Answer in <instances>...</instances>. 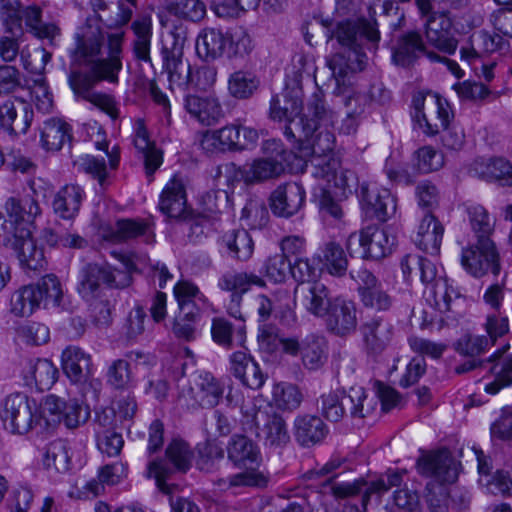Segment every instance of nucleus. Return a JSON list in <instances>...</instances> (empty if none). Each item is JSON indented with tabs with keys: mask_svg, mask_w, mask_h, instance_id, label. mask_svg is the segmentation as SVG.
<instances>
[{
	"mask_svg": "<svg viewBox=\"0 0 512 512\" xmlns=\"http://www.w3.org/2000/svg\"><path fill=\"white\" fill-rule=\"evenodd\" d=\"M331 126H317L311 122H291L285 126L284 135L299 143L304 155L312 156V176L318 181L314 196L318 199L323 214L341 219L343 210L340 202L349 197L348 170H343L339 159L331 153L335 136Z\"/></svg>",
	"mask_w": 512,
	"mask_h": 512,
	"instance_id": "1",
	"label": "nucleus"
},
{
	"mask_svg": "<svg viewBox=\"0 0 512 512\" xmlns=\"http://www.w3.org/2000/svg\"><path fill=\"white\" fill-rule=\"evenodd\" d=\"M103 44L104 35L100 27L87 20L73 36V44L69 48L71 66L88 69L97 80L117 83L122 70L123 33L108 35L105 52Z\"/></svg>",
	"mask_w": 512,
	"mask_h": 512,
	"instance_id": "2",
	"label": "nucleus"
},
{
	"mask_svg": "<svg viewBox=\"0 0 512 512\" xmlns=\"http://www.w3.org/2000/svg\"><path fill=\"white\" fill-rule=\"evenodd\" d=\"M352 0H335L334 19L331 22L318 18L308 21L307 28L322 26L328 30V41H335L344 52H336L328 61L329 68L336 80V93L345 95L351 86L350 52L352 49V19L350 15Z\"/></svg>",
	"mask_w": 512,
	"mask_h": 512,
	"instance_id": "3",
	"label": "nucleus"
},
{
	"mask_svg": "<svg viewBox=\"0 0 512 512\" xmlns=\"http://www.w3.org/2000/svg\"><path fill=\"white\" fill-rule=\"evenodd\" d=\"M407 4L412 0H397ZM420 19L423 21L424 35L427 44L439 52L453 55L458 47V40L453 34V21L450 13L435 10V0H414Z\"/></svg>",
	"mask_w": 512,
	"mask_h": 512,
	"instance_id": "4",
	"label": "nucleus"
},
{
	"mask_svg": "<svg viewBox=\"0 0 512 512\" xmlns=\"http://www.w3.org/2000/svg\"><path fill=\"white\" fill-rule=\"evenodd\" d=\"M63 291L55 275L42 277L36 284L26 285L14 292L11 297V312L16 316L28 317L40 308L60 305Z\"/></svg>",
	"mask_w": 512,
	"mask_h": 512,
	"instance_id": "5",
	"label": "nucleus"
},
{
	"mask_svg": "<svg viewBox=\"0 0 512 512\" xmlns=\"http://www.w3.org/2000/svg\"><path fill=\"white\" fill-rule=\"evenodd\" d=\"M177 386L180 400L192 407L213 408L224 393L223 384L211 372L204 370H197L188 378H180Z\"/></svg>",
	"mask_w": 512,
	"mask_h": 512,
	"instance_id": "6",
	"label": "nucleus"
},
{
	"mask_svg": "<svg viewBox=\"0 0 512 512\" xmlns=\"http://www.w3.org/2000/svg\"><path fill=\"white\" fill-rule=\"evenodd\" d=\"M166 459H156L149 462L146 475L154 478L157 487L164 493H170L166 480L175 472L186 473L192 464L193 452L183 440H172L165 451Z\"/></svg>",
	"mask_w": 512,
	"mask_h": 512,
	"instance_id": "7",
	"label": "nucleus"
},
{
	"mask_svg": "<svg viewBox=\"0 0 512 512\" xmlns=\"http://www.w3.org/2000/svg\"><path fill=\"white\" fill-rule=\"evenodd\" d=\"M461 265L464 270L475 278L488 273L498 275L500 272V257L495 243L491 238L482 237L475 243L462 249Z\"/></svg>",
	"mask_w": 512,
	"mask_h": 512,
	"instance_id": "8",
	"label": "nucleus"
},
{
	"mask_svg": "<svg viewBox=\"0 0 512 512\" xmlns=\"http://www.w3.org/2000/svg\"><path fill=\"white\" fill-rule=\"evenodd\" d=\"M32 404L35 406V402L30 401L24 393L16 392L8 395L2 403L0 413L5 429L13 434L28 433L38 420Z\"/></svg>",
	"mask_w": 512,
	"mask_h": 512,
	"instance_id": "9",
	"label": "nucleus"
},
{
	"mask_svg": "<svg viewBox=\"0 0 512 512\" xmlns=\"http://www.w3.org/2000/svg\"><path fill=\"white\" fill-rule=\"evenodd\" d=\"M359 205L366 219L387 221L396 212V199L388 189L374 183H362L358 192Z\"/></svg>",
	"mask_w": 512,
	"mask_h": 512,
	"instance_id": "10",
	"label": "nucleus"
},
{
	"mask_svg": "<svg viewBox=\"0 0 512 512\" xmlns=\"http://www.w3.org/2000/svg\"><path fill=\"white\" fill-rule=\"evenodd\" d=\"M246 417H251V422L256 427L257 437L269 448H282L290 442V433L284 418L273 412L261 409H253V413L244 411Z\"/></svg>",
	"mask_w": 512,
	"mask_h": 512,
	"instance_id": "11",
	"label": "nucleus"
},
{
	"mask_svg": "<svg viewBox=\"0 0 512 512\" xmlns=\"http://www.w3.org/2000/svg\"><path fill=\"white\" fill-rule=\"evenodd\" d=\"M259 139V133L256 129L242 125L231 124L213 132L205 134L201 141L204 149L210 146L218 147L222 150H247L256 146Z\"/></svg>",
	"mask_w": 512,
	"mask_h": 512,
	"instance_id": "12",
	"label": "nucleus"
},
{
	"mask_svg": "<svg viewBox=\"0 0 512 512\" xmlns=\"http://www.w3.org/2000/svg\"><path fill=\"white\" fill-rule=\"evenodd\" d=\"M367 9L369 10L368 18L359 17L354 21V72L365 70L369 62L366 51L374 53L380 41V32L369 4Z\"/></svg>",
	"mask_w": 512,
	"mask_h": 512,
	"instance_id": "13",
	"label": "nucleus"
},
{
	"mask_svg": "<svg viewBox=\"0 0 512 512\" xmlns=\"http://www.w3.org/2000/svg\"><path fill=\"white\" fill-rule=\"evenodd\" d=\"M34 112L30 103L19 97H11L0 103V129L10 136L27 133Z\"/></svg>",
	"mask_w": 512,
	"mask_h": 512,
	"instance_id": "14",
	"label": "nucleus"
},
{
	"mask_svg": "<svg viewBox=\"0 0 512 512\" xmlns=\"http://www.w3.org/2000/svg\"><path fill=\"white\" fill-rule=\"evenodd\" d=\"M184 42V38L174 36L172 44L162 48L164 68L171 88L189 89L192 69L189 62L183 59Z\"/></svg>",
	"mask_w": 512,
	"mask_h": 512,
	"instance_id": "15",
	"label": "nucleus"
},
{
	"mask_svg": "<svg viewBox=\"0 0 512 512\" xmlns=\"http://www.w3.org/2000/svg\"><path fill=\"white\" fill-rule=\"evenodd\" d=\"M359 245L362 249L361 257L363 259L377 261L392 253L396 245V237L386 229L371 224L360 230Z\"/></svg>",
	"mask_w": 512,
	"mask_h": 512,
	"instance_id": "16",
	"label": "nucleus"
},
{
	"mask_svg": "<svg viewBox=\"0 0 512 512\" xmlns=\"http://www.w3.org/2000/svg\"><path fill=\"white\" fill-rule=\"evenodd\" d=\"M460 463L447 449L422 456L417 462L421 475L434 477L441 482H454L459 474Z\"/></svg>",
	"mask_w": 512,
	"mask_h": 512,
	"instance_id": "17",
	"label": "nucleus"
},
{
	"mask_svg": "<svg viewBox=\"0 0 512 512\" xmlns=\"http://www.w3.org/2000/svg\"><path fill=\"white\" fill-rule=\"evenodd\" d=\"M306 192L297 182L279 185L270 195L269 205L274 215L290 218L297 214L305 203Z\"/></svg>",
	"mask_w": 512,
	"mask_h": 512,
	"instance_id": "18",
	"label": "nucleus"
},
{
	"mask_svg": "<svg viewBox=\"0 0 512 512\" xmlns=\"http://www.w3.org/2000/svg\"><path fill=\"white\" fill-rule=\"evenodd\" d=\"M225 173L232 175L236 180H244L246 183L263 182L278 178L285 171V165L280 160H271L265 157L254 160L253 163L245 169L238 168L234 163L224 166Z\"/></svg>",
	"mask_w": 512,
	"mask_h": 512,
	"instance_id": "19",
	"label": "nucleus"
},
{
	"mask_svg": "<svg viewBox=\"0 0 512 512\" xmlns=\"http://www.w3.org/2000/svg\"><path fill=\"white\" fill-rule=\"evenodd\" d=\"M294 294L299 303L317 317L326 316L333 301L327 287L319 281L298 284Z\"/></svg>",
	"mask_w": 512,
	"mask_h": 512,
	"instance_id": "20",
	"label": "nucleus"
},
{
	"mask_svg": "<svg viewBox=\"0 0 512 512\" xmlns=\"http://www.w3.org/2000/svg\"><path fill=\"white\" fill-rule=\"evenodd\" d=\"M11 248L14 250L21 268L25 271H40L46 265L42 248H39L32 237V231L20 229V236L14 240Z\"/></svg>",
	"mask_w": 512,
	"mask_h": 512,
	"instance_id": "21",
	"label": "nucleus"
},
{
	"mask_svg": "<svg viewBox=\"0 0 512 512\" xmlns=\"http://www.w3.org/2000/svg\"><path fill=\"white\" fill-rule=\"evenodd\" d=\"M426 52V43L419 31L412 30L402 33L392 49L393 62L407 68L414 65Z\"/></svg>",
	"mask_w": 512,
	"mask_h": 512,
	"instance_id": "22",
	"label": "nucleus"
},
{
	"mask_svg": "<svg viewBox=\"0 0 512 512\" xmlns=\"http://www.w3.org/2000/svg\"><path fill=\"white\" fill-rule=\"evenodd\" d=\"M22 376L26 386L45 391L56 382L58 369L48 359H31L26 362Z\"/></svg>",
	"mask_w": 512,
	"mask_h": 512,
	"instance_id": "23",
	"label": "nucleus"
},
{
	"mask_svg": "<svg viewBox=\"0 0 512 512\" xmlns=\"http://www.w3.org/2000/svg\"><path fill=\"white\" fill-rule=\"evenodd\" d=\"M62 368L73 383H84L91 375V356L81 348L69 346L62 352Z\"/></svg>",
	"mask_w": 512,
	"mask_h": 512,
	"instance_id": "24",
	"label": "nucleus"
},
{
	"mask_svg": "<svg viewBox=\"0 0 512 512\" xmlns=\"http://www.w3.org/2000/svg\"><path fill=\"white\" fill-rule=\"evenodd\" d=\"M443 234L442 223L431 212H428L420 222L414 242L422 251L437 255L440 251Z\"/></svg>",
	"mask_w": 512,
	"mask_h": 512,
	"instance_id": "25",
	"label": "nucleus"
},
{
	"mask_svg": "<svg viewBox=\"0 0 512 512\" xmlns=\"http://www.w3.org/2000/svg\"><path fill=\"white\" fill-rule=\"evenodd\" d=\"M184 107L192 117L206 126L216 124L223 116L219 101L213 97L187 95Z\"/></svg>",
	"mask_w": 512,
	"mask_h": 512,
	"instance_id": "26",
	"label": "nucleus"
},
{
	"mask_svg": "<svg viewBox=\"0 0 512 512\" xmlns=\"http://www.w3.org/2000/svg\"><path fill=\"white\" fill-rule=\"evenodd\" d=\"M134 146L144 159L145 171L151 177L161 166L163 161L162 151L157 149L155 143L149 139L148 131L142 120L135 124Z\"/></svg>",
	"mask_w": 512,
	"mask_h": 512,
	"instance_id": "27",
	"label": "nucleus"
},
{
	"mask_svg": "<svg viewBox=\"0 0 512 512\" xmlns=\"http://www.w3.org/2000/svg\"><path fill=\"white\" fill-rule=\"evenodd\" d=\"M162 213L170 218H181L186 213V193L180 179L173 177L164 187L159 203Z\"/></svg>",
	"mask_w": 512,
	"mask_h": 512,
	"instance_id": "28",
	"label": "nucleus"
},
{
	"mask_svg": "<svg viewBox=\"0 0 512 512\" xmlns=\"http://www.w3.org/2000/svg\"><path fill=\"white\" fill-rule=\"evenodd\" d=\"M5 210L19 227L32 231L34 220L41 214V208L33 197L25 196L21 199L10 197L5 202Z\"/></svg>",
	"mask_w": 512,
	"mask_h": 512,
	"instance_id": "29",
	"label": "nucleus"
},
{
	"mask_svg": "<svg viewBox=\"0 0 512 512\" xmlns=\"http://www.w3.org/2000/svg\"><path fill=\"white\" fill-rule=\"evenodd\" d=\"M211 334L214 342L225 348H231L234 343L243 346L246 341V325L244 321L231 323L223 317L212 320Z\"/></svg>",
	"mask_w": 512,
	"mask_h": 512,
	"instance_id": "30",
	"label": "nucleus"
},
{
	"mask_svg": "<svg viewBox=\"0 0 512 512\" xmlns=\"http://www.w3.org/2000/svg\"><path fill=\"white\" fill-rule=\"evenodd\" d=\"M143 238L146 243H152L154 241V233L149 223L134 220V219H122L118 220L111 232L106 238L112 242L119 243L136 238Z\"/></svg>",
	"mask_w": 512,
	"mask_h": 512,
	"instance_id": "31",
	"label": "nucleus"
},
{
	"mask_svg": "<svg viewBox=\"0 0 512 512\" xmlns=\"http://www.w3.org/2000/svg\"><path fill=\"white\" fill-rule=\"evenodd\" d=\"M485 362H491L490 368L494 380L485 386V391L495 395L501 389L512 385V352L505 355L503 351L497 350Z\"/></svg>",
	"mask_w": 512,
	"mask_h": 512,
	"instance_id": "32",
	"label": "nucleus"
},
{
	"mask_svg": "<svg viewBox=\"0 0 512 512\" xmlns=\"http://www.w3.org/2000/svg\"><path fill=\"white\" fill-rule=\"evenodd\" d=\"M42 464L49 473L66 474L70 471L72 461L70 449L63 440H54L43 451Z\"/></svg>",
	"mask_w": 512,
	"mask_h": 512,
	"instance_id": "33",
	"label": "nucleus"
},
{
	"mask_svg": "<svg viewBox=\"0 0 512 512\" xmlns=\"http://www.w3.org/2000/svg\"><path fill=\"white\" fill-rule=\"evenodd\" d=\"M72 140V128L60 118H50L43 123L41 142L46 150L58 151Z\"/></svg>",
	"mask_w": 512,
	"mask_h": 512,
	"instance_id": "34",
	"label": "nucleus"
},
{
	"mask_svg": "<svg viewBox=\"0 0 512 512\" xmlns=\"http://www.w3.org/2000/svg\"><path fill=\"white\" fill-rule=\"evenodd\" d=\"M402 481L403 473L399 471H388L385 477L376 481L356 480L354 481V497L361 495L362 505L365 508L372 494L381 495L392 487L400 486Z\"/></svg>",
	"mask_w": 512,
	"mask_h": 512,
	"instance_id": "35",
	"label": "nucleus"
},
{
	"mask_svg": "<svg viewBox=\"0 0 512 512\" xmlns=\"http://www.w3.org/2000/svg\"><path fill=\"white\" fill-rule=\"evenodd\" d=\"M83 189L74 184L62 187L53 199V210L63 219H72L79 212L83 199Z\"/></svg>",
	"mask_w": 512,
	"mask_h": 512,
	"instance_id": "36",
	"label": "nucleus"
},
{
	"mask_svg": "<svg viewBox=\"0 0 512 512\" xmlns=\"http://www.w3.org/2000/svg\"><path fill=\"white\" fill-rule=\"evenodd\" d=\"M229 37L222 31L214 28L204 29L197 37V54L205 60H214L226 50Z\"/></svg>",
	"mask_w": 512,
	"mask_h": 512,
	"instance_id": "37",
	"label": "nucleus"
},
{
	"mask_svg": "<svg viewBox=\"0 0 512 512\" xmlns=\"http://www.w3.org/2000/svg\"><path fill=\"white\" fill-rule=\"evenodd\" d=\"M230 461L237 466H248L257 463L260 451L257 445L244 435H233L227 445Z\"/></svg>",
	"mask_w": 512,
	"mask_h": 512,
	"instance_id": "38",
	"label": "nucleus"
},
{
	"mask_svg": "<svg viewBox=\"0 0 512 512\" xmlns=\"http://www.w3.org/2000/svg\"><path fill=\"white\" fill-rule=\"evenodd\" d=\"M327 434L324 422L316 416H302L295 420L296 439L302 446H311L321 442Z\"/></svg>",
	"mask_w": 512,
	"mask_h": 512,
	"instance_id": "39",
	"label": "nucleus"
},
{
	"mask_svg": "<svg viewBox=\"0 0 512 512\" xmlns=\"http://www.w3.org/2000/svg\"><path fill=\"white\" fill-rule=\"evenodd\" d=\"M252 285L264 287L265 281L256 274L247 272L226 271L217 282L222 291L233 293H246Z\"/></svg>",
	"mask_w": 512,
	"mask_h": 512,
	"instance_id": "40",
	"label": "nucleus"
},
{
	"mask_svg": "<svg viewBox=\"0 0 512 512\" xmlns=\"http://www.w3.org/2000/svg\"><path fill=\"white\" fill-rule=\"evenodd\" d=\"M427 300L440 313H447L452 310L451 302L459 298V292L452 287L448 279L439 277L435 283L427 286L425 292Z\"/></svg>",
	"mask_w": 512,
	"mask_h": 512,
	"instance_id": "41",
	"label": "nucleus"
},
{
	"mask_svg": "<svg viewBox=\"0 0 512 512\" xmlns=\"http://www.w3.org/2000/svg\"><path fill=\"white\" fill-rule=\"evenodd\" d=\"M328 326L332 332L340 336L349 335L352 329V316L349 303L342 297L333 299L327 314Z\"/></svg>",
	"mask_w": 512,
	"mask_h": 512,
	"instance_id": "42",
	"label": "nucleus"
},
{
	"mask_svg": "<svg viewBox=\"0 0 512 512\" xmlns=\"http://www.w3.org/2000/svg\"><path fill=\"white\" fill-rule=\"evenodd\" d=\"M165 10L185 21L199 22L206 15V5L200 0H166Z\"/></svg>",
	"mask_w": 512,
	"mask_h": 512,
	"instance_id": "43",
	"label": "nucleus"
},
{
	"mask_svg": "<svg viewBox=\"0 0 512 512\" xmlns=\"http://www.w3.org/2000/svg\"><path fill=\"white\" fill-rule=\"evenodd\" d=\"M230 257L239 260H248L253 253L254 242L250 234L244 229L233 230L223 237Z\"/></svg>",
	"mask_w": 512,
	"mask_h": 512,
	"instance_id": "44",
	"label": "nucleus"
},
{
	"mask_svg": "<svg viewBox=\"0 0 512 512\" xmlns=\"http://www.w3.org/2000/svg\"><path fill=\"white\" fill-rule=\"evenodd\" d=\"M294 94L290 96L286 94L284 97L286 99V104L281 106L280 99L278 97H273L270 103V116L273 120H286L288 124L286 126H290L291 122L297 123V120L294 118L299 116L303 103L301 98V90H296L293 92Z\"/></svg>",
	"mask_w": 512,
	"mask_h": 512,
	"instance_id": "45",
	"label": "nucleus"
},
{
	"mask_svg": "<svg viewBox=\"0 0 512 512\" xmlns=\"http://www.w3.org/2000/svg\"><path fill=\"white\" fill-rule=\"evenodd\" d=\"M334 113L326 108L323 94L315 92L307 102V112L297 122H311L317 126H333Z\"/></svg>",
	"mask_w": 512,
	"mask_h": 512,
	"instance_id": "46",
	"label": "nucleus"
},
{
	"mask_svg": "<svg viewBox=\"0 0 512 512\" xmlns=\"http://www.w3.org/2000/svg\"><path fill=\"white\" fill-rule=\"evenodd\" d=\"M173 293L180 312L191 310L199 313L196 302H206L205 295L193 282L188 280L178 281L174 286Z\"/></svg>",
	"mask_w": 512,
	"mask_h": 512,
	"instance_id": "47",
	"label": "nucleus"
},
{
	"mask_svg": "<svg viewBox=\"0 0 512 512\" xmlns=\"http://www.w3.org/2000/svg\"><path fill=\"white\" fill-rule=\"evenodd\" d=\"M363 341L368 353H380L389 341V329H383L380 320L372 319L361 327Z\"/></svg>",
	"mask_w": 512,
	"mask_h": 512,
	"instance_id": "48",
	"label": "nucleus"
},
{
	"mask_svg": "<svg viewBox=\"0 0 512 512\" xmlns=\"http://www.w3.org/2000/svg\"><path fill=\"white\" fill-rule=\"evenodd\" d=\"M259 86L258 78L248 71H236L228 80L229 93L237 99L251 97Z\"/></svg>",
	"mask_w": 512,
	"mask_h": 512,
	"instance_id": "49",
	"label": "nucleus"
},
{
	"mask_svg": "<svg viewBox=\"0 0 512 512\" xmlns=\"http://www.w3.org/2000/svg\"><path fill=\"white\" fill-rule=\"evenodd\" d=\"M302 393L296 385L291 383H277L273 387L272 400L281 410L293 411L302 402Z\"/></svg>",
	"mask_w": 512,
	"mask_h": 512,
	"instance_id": "50",
	"label": "nucleus"
},
{
	"mask_svg": "<svg viewBox=\"0 0 512 512\" xmlns=\"http://www.w3.org/2000/svg\"><path fill=\"white\" fill-rule=\"evenodd\" d=\"M302 359L309 369L319 368L326 359L325 340L322 337L310 335L302 342Z\"/></svg>",
	"mask_w": 512,
	"mask_h": 512,
	"instance_id": "51",
	"label": "nucleus"
},
{
	"mask_svg": "<svg viewBox=\"0 0 512 512\" xmlns=\"http://www.w3.org/2000/svg\"><path fill=\"white\" fill-rule=\"evenodd\" d=\"M103 283V268L97 264H87L80 272L78 292L85 299L93 298Z\"/></svg>",
	"mask_w": 512,
	"mask_h": 512,
	"instance_id": "52",
	"label": "nucleus"
},
{
	"mask_svg": "<svg viewBox=\"0 0 512 512\" xmlns=\"http://www.w3.org/2000/svg\"><path fill=\"white\" fill-rule=\"evenodd\" d=\"M136 6V0H119L118 4L108 13L98 14V18L108 28H118L127 24L133 14L132 7Z\"/></svg>",
	"mask_w": 512,
	"mask_h": 512,
	"instance_id": "53",
	"label": "nucleus"
},
{
	"mask_svg": "<svg viewBox=\"0 0 512 512\" xmlns=\"http://www.w3.org/2000/svg\"><path fill=\"white\" fill-rule=\"evenodd\" d=\"M132 382L129 362L124 359L114 360L107 370V383L114 389L124 390L130 388Z\"/></svg>",
	"mask_w": 512,
	"mask_h": 512,
	"instance_id": "54",
	"label": "nucleus"
},
{
	"mask_svg": "<svg viewBox=\"0 0 512 512\" xmlns=\"http://www.w3.org/2000/svg\"><path fill=\"white\" fill-rule=\"evenodd\" d=\"M324 493L331 494L335 499L341 500L352 496V475L349 470L337 473L328 478L323 484Z\"/></svg>",
	"mask_w": 512,
	"mask_h": 512,
	"instance_id": "55",
	"label": "nucleus"
},
{
	"mask_svg": "<svg viewBox=\"0 0 512 512\" xmlns=\"http://www.w3.org/2000/svg\"><path fill=\"white\" fill-rule=\"evenodd\" d=\"M469 221L473 232L476 235V240L483 238H490L494 229V223L489 217L488 212L483 206L473 205L467 209Z\"/></svg>",
	"mask_w": 512,
	"mask_h": 512,
	"instance_id": "56",
	"label": "nucleus"
},
{
	"mask_svg": "<svg viewBox=\"0 0 512 512\" xmlns=\"http://www.w3.org/2000/svg\"><path fill=\"white\" fill-rule=\"evenodd\" d=\"M80 68L81 67H72L70 65L68 83L78 97L87 100L94 93L91 91L92 85L100 80L95 79L88 69H86L87 72L84 73Z\"/></svg>",
	"mask_w": 512,
	"mask_h": 512,
	"instance_id": "57",
	"label": "nucleus"
},
{
	"mask_svg": "<svg viewBox=\"0 0 512 512\" xmlns=\"http://www.w3.org/2000/svg\"><path fill=\"white\" fill-rule=\"evenodd\" d=\"M103 283L110 288L122 289L132 283L131 271L133 264L128 260L123 263V268L112 267L110 265L102 266Z\"/></svg>",
	"mask_w": 512,
	"mask_h": 512,
	"instance_id": "58",
	"label": "nucleus"
},
{
	"mask_svg": "<svg viewBox=\"0 0 512 512\" xmlns=\"http://www.w3.org/2000/svg\"><path fill=\"white\" fill-rule=\"evenodd\" d=\"M324 258L328 271L334 276H343L348 268V259L340 245L330 242L325 247Z\"/></svg>",
	"mask_w": 512,
	"mask_h": 512,
	"instance_id": "59",
	"label": "nucleus"
},
{
	"mask_svg": "<svg viewBox=\"0 0 512 512\" xmlns=\"http://www.w3.org/2000/svg\"><path fill=\"white\" fill-rule=\"evenodd\" d=\"M78 165L83 172L97 180L102 188L107 185L109 172L103 158L99 159L92 155H85L78 160Z\"/></svg>",
	"mask_w": 512,
	"mask_h": 512,
	"instance_id": "60",
	"label": "nucleus"
},
{
	"mask_svg": "<svg viewBox=\"0 0 512 512\" xmlns=\"http://www.w3.org/2000/svg\"><path fill=\"white\" fill-rule=\"evenodd\" d=\"M266 276L275 283H282L290 274L291 262L284 253L270 256L264 264Z\"/></svg>",
	"mask_w": 512,
	"mask_h": 512,
	"instance_id": "61",
	"label": "nucleus"
},
{
	"mask_svg": "<svg viewBox=\"0 0 512 512\" xmlns=\"http://www.w3.org/2000/svg\"><path fill=\"white\" fill-rule=\"evenodd\" d=\"M242 219L252 229H261L269 221V212L263 202L250 200L242 210Z\"/></svg>",
	"mask_w": 512,
	"mask_h": 512,
	"instance_id": "62",
	"label": "nucleus"
},
{
	"mask_svg": "<svg viewBox=\"0 0 512 512\" xmlns=\"http://www.w3.org/2000/svg\"><path fill=\"white\" fill-rule=\"evenodd\" d=\"M269 481V474L253 468L233 474L234 489L265 488Z\"/></svg>",
	"mask_w": 512,
	"mask_h": 512,
	"instance_id": "63",
	"label": "nucleus"
},
{
	"mask_svg": "<svg viewBox=\"0 0 512 512\" xmlns=\"http://www.w3.org/2000/svg\"><path fill=\"white\" fill-rule=\"evenodd\" d=\"M489 346V340L485 336L464 335L455 343V350L465 356L475 357L483 353Z\"/></svg>",
	"mask_w": 512,
	"mask_h": 512,
	"instance_id": "64",
	"label": "nucleus"
}]
</instances>
